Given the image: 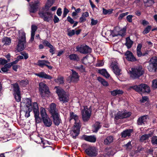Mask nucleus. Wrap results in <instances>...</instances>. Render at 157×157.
<instances>
[{
  "mask_svg": "<svg viewBox=\"0 0 157 157\" xmlns=\"http://www.w3.org/2000/svg\"><path fill=\"white\" fill-rule=\"evenodd\" d=\"M33 104L32 105L31 100L28 98H25L21 102V105L25 106V109L24 110V112L25 117H28L30 116V113L33 109Z\"/></svg>",
  "mask_w": 157,
  "mask_h": 157,
  "instance_id": "f257e3e1",
  "label": "nucleus"
},
{
  "mask_svg": "<svg viewBox=\"0 0 157 157\" xmlns=\"http://www.w3.org/2000/svg\"><path fill=\"white\" fill-rule=\"evenodd\" d=\"M43 8L39 11V14L40 17L43 18L44 21L51 22L52 21V14L51 12Z\"/></svg>",
  "mask_w": 157,
  "mask_h": 157,
  "instance_id": "f03ea898",
  "label": "nucleus"
},
{
  "mask_svg": "<svg viewBox=\"0 0 157 157\" xmlns=\"http://www.w3.org/2000/svg\"><path fill=\"white\" fill-rule=\"evenodd\" d=\"M19 36L18 38L19 42L17 48V50L21 51L24 49V44L25 42V34L23 31L19 32Z\"/></svg>",
  "mask_w": 157,
  "mask_h": 157,
  "instance_id": "7ed1b4c3",
  "label": "nucleus"
},
{
  "mask_svg": "<svg viewBox=\"0 0 157 157\" xmlns=\"http://www.w3.org/2000/svg\"><path fill=\"white\" fill-rule=\"evenodd\" d=\"M56 92L58 94L59 100L63 102H67L69 100L68 94L60 87H56Z\"/></svg>",
  "mask_w": 157,
  "mask_h": 157,
  "instance_id": "20e7f679",
  "label": "nucleus"
},
{
  "mask_svg": "<svg viewBox=\"0 0 157 157\" xmlns=\"http://www.w3.org/2000/svg\"><path fill=\"white\" fill-rule=\"evenodd\" d=\"M131 77L133 78H138L144 73V69L142 67L139 66L132 68L130 70Z\"/></svg>",
  "mask_w": 157,
  "mask_h": 157,
  "instance_id": "39448f33",
  "label": "nucleus"
},
{
  "mask_svg": "<svg viewBox=\"0 0 157 157\" xmlns=\"http://www.w3.org/2000/svg\"><path fill=\"white\" fill-rule=\"evenodd\" d=\"M132 87L138 92L149 93L150 91L149 87L144 84H142L138 86L135 85Z\"/></svg>",
  "mask_w": 157,
  "mask_h": 157,
  "instance_id": "423d86ee",
  "label": "nucleus"
},
{
  "mask_svg": "<svg viewBox=\"0 0 157 157\" xmlns=\"http://www.w3.org/2000/svg\"><path fill=\"white\" fill-rule=\"evenodd\" d=\"M83 107L84 109L82 110L81 113L82 120L85 122L89 120L91 115V111L87 106H84Z\"/></svg>",
  "mask_w": 157,
  "mask_h": 157,
  "instance_id": "0eeeda50",
  "label": "nucleus"
},
{
  "mask_svg": "<svg viewBox=\"0 0 157 157\" xmlns=\"http://www.w3.org/2000/svg\"><path fill=\"white\" fill-rule=\"evenodd\" d=\"M148 68L150 71L155 72L157 69V57H152L149 62Z\"/></svg>",
  "mask_w": 157,
  "mask_h": 157,
  "instance_id": "6e6552de",
  "label": "nucleus"
},
{
  "mask_svg": "<svg viewBox=\"0 0 157 157\" xmlns=\"http://www.w3.org/2000/svg\"><path fill=\"white\" fill-rule=\"evenodd\" d=\"M81 126L80 122L75 123V124L70 132V134L73 138L75 137L78 135Z\"/></svg>",
  "mask_w": 157,
  "mask_h": 157,
  "instance_id": "1a4fd4ad",
  "label": "nucleus"
},
{
  "mask_svg": "<svg viewBox=\"0 0 157 157\" xmlns=\"http://www.w3.org/2000/svg\"><path fill=\"white\" fill-rule=\"evenodd\" d=\"M131 115V113L126 111H119L115 115L114 120L117 124L116 121L119 119H121L129 117Z\"/></svg>",
  "mask_w": 157,
  "mask_h": 157,
  "instance_id": "9d476101",
  "label": "nucleus"
},
{
  "mask_svg": "<svg viewBox=\"0 0 157 157\" xmlns=\"http://www.w3.org/2000/svg\"><path fill=\"white\" fill-rule=\"evenodd\" d=\"M33 110L36 122L37 123H39L40 122L41 119L39 117L38 105L36 102H34L33 104Z\"/></svg>",
  "mask_w": 157,
  "mask_h": 157,
  "instance_id": "9b49d317",
  "label": "nucleus"
},
{
  "mask_svg": "<svg viewBox=\"0 0 157 157\" xmlns=\"http://www.w3.org/2000/svg\"><path fill=\"white\" fill-rule=\"evenodd\" d=\"M76 49V51L82 54H87L91 52V49L86 45H81L78 46Z\"/></svg>",
  "mask_w": 157,
  "mask_h": 157,
  "instance_id": "f8f14e48",
  "label": "nucleus"
},
{
  "mask_svg": "<svg viewBox=\"0 0 157 157\" xmlns=\"http://www.w3.org/2000/svg\"><path fill=\"white\" fill-rule=\"evenodd\" d=\"M39 90L41 96L42 97H44L45 94H48L50 93L49 89L46 85L43 82H40L39 84Z\"/></svg>",
  "mask_w": 157,
  "mask_h": 157,
  "instance_id": "ddd939ff",
  "label": "nucleus"
},
{
  "mask_svg": "<svg viewBox=\"0 0 157 157\" xmlns=\"http://www.w3.org/2000/svg\"><path fill=\"white\" fill-rule=\"evenodd\" d=\"M13 86L14 97L17 101L19 102L21 100V97L19 85L16 83L13 85Z\"/></svg>",
  "mask_w": 157,
  "mask_h": 157,
  "instance_id": "4468645a",
  "label": "nucleus"
},
{
  "mask_svg": "<svg viewBox=\"0 0 157 157\" xmlns=\"http://www.w3.org/2000/svg\"><path fill=\"white\" fill-rule=\"evenodd\" d=\"M110 67L112 69L114 73L116 75H119L121 74V70L116 60L112 61L110 65Z\"/></svg>",
  "mask_w": 157,
  "mask_h": 157,
  "instance_id": "2eb2a0df",
  "label": "nucleus"
},
{
  "mask_svg": "<svg viewBox=\"0 0 157 157\" xmlns=\"http://www.w3.org/2000/svg\"><path fill=\"white\" fill-rule=\"evenodd\" d=\"M39 5V2L38 0L31 2L30 4V7L29 9L30 12L34 13L36 12L38 9Z\"/></svg>",
  "mask_w": 157,
  "mask_h": 157,
  "instance_id": "dca6fc26",
  "label": "nucleus"
},
{
  "mask_svg": "<svg viewBox=\"0 0 157 157\" xmlns=\"http://www.w3.org/2000/svg\"><path fill=\"white\" fill-rule=\"evenodd\" d=\"M85 151L87 154L91 157L95 156L97 155V151L94 147H89Z\"/></svg>",
  "mask_w": 157,
  "mask_h": 157,
  "instance_id": "f3484780",
  "label": "nucleus"
},
{
  "mask_svg": "<svg viewBox=\"0 0 157 157\" xmlns=\"http://www.w3.org/2000/svg\"><path fill=\"white\" fill-rule=\"evenodd\" d=\"M125 58L128 61L134 62L137 60L136 59L132 53L130 51H127L125 54Z\"/></svg>",
  "mask_w": 157,
  "mask_h": 157,
  "instance_id": "a211bd4d",
  "label": "nucleus"
},
{
  "mask_svg": "<svg viewBox=\"0 0 157 157\" xmlns=\"http://www.w3.org/2000/svg\"><path fill=\"white\" fill-rule=\"evenodd\" d=\"M50 64V63L47 60H39L37 65L41 67H43L44 66H46L49 69L51 70L52 67L48 65Z\"/></svg>",
  "mask_w": 157,
  "mask_h": 157,
  "instance_id": "6ab92c4d",
  "label": "nucleus"
},
{
  "mask_svg": "<svg viewBox=\"0 0 157 157\" xmlns=\"http://www.w3.org/2000/svg\"><path fill=\"white\" fill-rule=\"evenodd\" d=\"M72 73L70 75L71 81L72 82H77L79 80V76L77 73L73 70H71Z\"/></svg>",
  "mask_w": 157,
  "mask_h": 157,
  "instance_id": "aec40b11",
  "label": "nucleus"
},
{
  "mask_svg": "<svg viewBox=\"0 0 157 157\" xmlns=\"http://www.w3.org/2000/svg\"><path fill=\"white\" fill-rule=\"evenodd\" d=\"M52 117L53 122L55 125L58 126L62 122V121L59 113L52 115Z\"/></svg>",
  "mask_w": 157,
  "mask_h": 157,
  "instance_id": "412c9836",
  "label": "nucleus"
},
{
  "mask_svg": "<svg viewBox=\"0 0 157 157\" xmlns=\"http://www.w3.org/2000/svg\"><path fill=\"white\" fill-rule=\"evenodd\" d=\"M82 138L86 141L92 143L95 142L96 140V138L94 136H86L83 135Z\"/></svg>",
  "mask_w": 157,
  "mask_h": 157,
  "instance_id": "4be33fe9",
  "label": "nucleus"
},
{
  "mask_svg": "<svg viewBox=\"0 0 157 157\" xmlns=\"http://www.w3.org/2000/svg\"><path fill=\"white\" fill-rule=\"evenodd\" d=\"M69 115L70 116L69 118V120L70 122H71V120L73 119L75 121V122H80L78 119V116L74 113L71 112L70 113Z\"/></svg>",
  "mask_w": 157,
  "mask_h": 157,
  "instance_id": "5701e85b",
  "label": "nucleus"
},
{
  "mask_svg": "<svg viewBox=\"0 0 157 157\" xmlns=\"http://www.w3.org/2000/svg\"><path fill=\"white\" fill-rule=\"evenodd\" d=\"M35 75L40 78H43L46 79H51L52 78L51 76L46 74L44 72H41L38 73H36Z\"/></svg>",
  "mask_w": 157,
  "mask_h": 157,
  "instance_id": "b1692460",
  "label": "nucleus"
},
{
  "mask_svg": "<svg viewBox=\"0 0 157 157\" xmlns=\"http://www.w3.org/2000/svg\"><path fill=\"white\" fill-rule=\"evenodd\" d=\"M42 119L43 122L45 126L47 127H50L51 126L52 122L48 117L44 118Z\"/></svg>",
  "mask_w": 157,
  "mask_h": 157,
  "instance_id": "393cba45",
  "label": "nucleus"
},
{
  "mask_svg": "<svg viewBox=\"0 0 157 157\" xmlns=\"http://www.w3.org/2000/svg\"><path fill=\"white\" fill-rule=\"evenodd\" d=\"M49 111L52 115L58 114L57 110L56 109V105L54 103H52L50 105Z\"/></svg>",
  "mask_w": 157,
  "mask_h": 157,
  "instance_id": "a878e982",
  "label": "nucleus"
},
{
  "mask_svg": "<svg viewBox=\"0 0 157 157\" xmlns=\"http://www.w3.org/2000/svg\"><path fill=\"white\" fill-rule=\"evenodd\" d=\"M31 37L30 41H33L34 40V36L35 35V32L37 29V26L35 25L31 26Z\"/></svg>",
  "mask_w": 157,
  "mask_h": 157,
  "instance_id": "bb28decb",
  "label": "nucleus"
},
{
  "mask_svg": "<svg viewBox=\"0 0 157 157\" xmlns=\"http://www.w3.org/2000/svg\"><path fill=\"white\" fill-rule=\"evenodd\" d=\"M132 132V129H127L123 131L121 133L122 137L125 138L127 136L129 137L130 136L131 133Z\"/></svg>",
  "mask_w": 157,
  "mask_h": 157,
  "instance_id": "cd10ccee",
  "label": "nucleus"
},
{
  "mask_svg": "<svg viewBox=\"0 0 157 157\" xmlns=\"http://www.w3.org/2000/svg\"><path fill=\"white\" fill-rule=\"evenodd\" d=\"M147 117V116L144 115L139 118L138 120V124L139 125L144 124L146 121Z\"/></svg>",
  "mask_w": 157,
  "mask_h": 157,
  "instance_id": "c85d7f7f",
  "label": "nucleus"
},
{
  "mask_svg": "<svg viewBox=\"0 0 157 157\" xmlns=\"http://www.w3.org/2000/svg\"><path fill=\"white\" fill-rule=\"evenodd\" d=\"M89 16V14L87 12L83 13L82 16L80 17L79 19V22L81 23L84 22L86 20V17Z\"/></svg>",
  "mask_w": 157,
  "mask_h": 157,
  "instance_id": "c756f323",
  "label": "nucleus"
},
{
  "mask_svg": "<svg viewBox=\"0 0 157 157\" xmlns=\"http://www.w3.org/2000/svg\"><path fill=\"white\" fill-rule=\"evenodd\" d=\"M126 42L125 45L128 48H130L133 44V42L130 39L129 37L126 38Z\"/></svg>",
  "mask_w": 157,
  "mask_h": 157,
  "instance_id": "7c9ffc66",
  "label": "nucleus"
},
{
  "mask_svg": "<svg viewBox=\"0 0 157 157\" xmlns=\"http://www.w3.org/2000/svg\"><path fill=\"white\" fill-rule=\"evenodd\" d=\"M99 73L106 78H108L110 76V75L105 69L99 70Z\"/></svg>",
  "mask_w": 157,
  "mask_h": 157,
  "instance_id": "2f4dec72",
  "label": "nucleus"
},
{
  "mask_svg": "<svg viewBox=\"0 0 157 157\" xmlns=\"http://www.w3.org/2000/svg\"><path fill=\"white\" fill-rule=\"evenodd\" d=\"M54 2V0H48L46 4L45 8H43L48 10L52 5Z\"/></svg>",
  "mask_w": 157,
  "mask_h": 157,
  "instance_id": "473e14b6",
  "label": "nucleus"
},
{
  "mask_svg": "<svg viewBox=\"0 0 157 157\" xmlns=\"http://www.w3.org/2000/svg\"><path fill=\"white\" fill-rule=\"evenodd\" d=\"M113 137L112 136L107 137L104 140V143L105 144H108L113 142Z\"/></svg>",
  "mask_w": 157,
  "mask_h": 157,
  "instance_id": "72a5a7b5",
  "label": "nucleus"
},
{
  "mask_svg": "<svg viewBox=\"0 0 157 157\" xmlns=\"http://www.w3.org/2000/svg\"><path fill=\"white\" fill-rule=\"evenodd\" d=\"M2 43L4 45H9L11 43V40L10 38L5 37L2 40Z\"/></svg>",
  "mask_w": 157,
  "mask_h": 157,
  "instance_id": "f704fd0d",
  "label": "nucleus"
},
{
  "mask_svg": "<svg viewBox=\"0 0 157 157\" xmlns=\"http://www.w3.org/2000/svg\"><path fill=\"white\" fill-rule=\"evenodd\" d=\"M101 127L100 123L99 122H96L94 125L93 131V132H97Z\"/></svg>",
  "mask_w": 157,
  "mask_h": 157,
  "instance_id": "c9c22d12",
  "label": "nucleus"
},
{
  "mask_svg": "<svg viewBox=\"0 0 157 157\" xmlns=\"http://www.w3.org/2000/svg\"><path fill=\"white\" fill-rule=\"evenodd\" d=\"M111 94L113 96H116L117 95H120L123 94V92L121 90H114L110 92Z\"/></svg>",
  "mask_w": 157,
  "mask_h": 157,
  "instance_id": "e433bc0d",
  "label": "nucleus"
},
{
  "mask_svg": "<svg viewBox=\"0 0 157 157\" xmlns=\"http://www.w3.org/2000/svg\"><path fill=\"white\" fill-rule=\"evenodd\" d=\"M142 47V44H139L138 45L136 48L137 55V56L140 57L142 56V53L141 51V49Z\"/></svg>",
  "mask_w": 157,
  "mask_h": 157,
  "instance_id": "4c0bfd02",
  "label": "nucleus"
},
{
  "mask_svg": "<svg viewBox=\"0 0 157 157\" xmlns=\"http://www.w3.org/2000/svg\"><path fill=\"white\" fill-rule=\"evenodd\" d=\"M145 6L148 7L151 6L154 3L153 0H143Z\"/></svg>",
  "mask_w": 157,
  "mask_h": 157,
  "instance_id": "58836bf2",
  "label": "nucleus"
},
{
  "mask_svg": "<svg viewBox=\"0 0 157 157\" xmlns=\"http://www.w3.org/2000/svg\"><path fill=\"white\" fill-rule=\"evenodd\" d=\"M126 31V28H123L119 31L118 34L113 35V36H115L118 35H120L122 36H124L125 35Z\"/></svg>",
  "mask_w": 157,
  "mask_h": 157,
  "instance_id": "ea45409f",
  "label": "nucleus"
},
{
  "mask_svg": "<svg viewBox=\"0 0 157 157\" xmlns=\"http://www.w3.org/2000/svg\"><path fill=\"white\" fill-rule=\"evenodd\" d=\"M54 81L59 84H62L64 83L63 78L62 76H58L57 79H55Z\"/></svg>",
  "mask_w": 157,
  "mask_h": 157,
  "instance_id": "a19ab883",
  "label": "nucleus"
},
{
  "mask_svg": "<svg viewBox=\"0 0 157 157\" xmlns=\"http://www.w3.org/2000/svg\"><path fill=\"white\" fill-rule=\"evenodd\" d=\"M40 115L42 119L48 117L47 115L45 109L43 108H41L40 109Z\"/></svg>",
  "mask_w": 157,
  "mask_h": 157,
  "instance_id": "79ce46f5",
  "label": "nucleus"
},
{
  "mask_svg": "<svg viewBox=\"0 0 157 157\" xmlns=\"http://www.w3.org/2000/svg\"><path fill=\"white\" fill-rule=\"evenodd\" d=\"M69 57L70 59L74 61H78L79 58L78 55L75 54H72L69 56Z\"/></svg>",
  "mask_w": 157,
  "mask_h": 157,
  "instance_id": "37998d69",
  "label": "nucleus"
},
{
  "mask_svg": "<svg viewBox=\"0 0 157 157\" xmlns=\"http://www.w3.org/2000/svg\"><path fill=\"white\" fill-rule=\"evenodd\" d=\"M98 80L104 86H107L108 85V83L105 80L101 78L98 77Z\"/></svg>",
  "mask_w": 157,
  "mask_h": 157,
  "instance_id": "c03bdc74",
  "label": "nucleus"
},
{
  "mask_svg": "<svg viewBox=\"0 0 157 157\" xmlns=\"http://www.w3.org/2000/svg\"><path fill=\"white\" fill-rule=\"evenodd\" d=\"M18 82L20 85L22 86H25L28 84V80L27 79L22 80Z\"/></svg>",
  "mask_w": 157,
  "mask_h": 157,
  "instance_id": "a18cd8bd",
  "label": "nucleus"
},
{
  "mask_svg": "<svg viewBox=\"0 0 157 157\" xmlns=\"http://www.w3.org/2000/svg\"><path fill=\"white\" fill-rule=\"evenodd\" d=\"M151 135L150 134H145L141 137L140 140L141 141H143L144 140H146L151 136Z\"/></svg>",
  "mask_w": 157,
  "mask_h": 157,
  "instance_id": "49530a36",
  "label": "nucleus"
},
{
  "mask_svg": "<svg viewBox=\"0 0 157 157\" xmlns=\"http://www.w3.org/2000/svg\"><path fill=\"white\" fill-rule=\"evenodd\" d=\"M103 13L104 14H110L112 13L113 11V9H110L109 10H106L104 8H103Z\"/></svg>",
  "mask_w": 157,
  "mask_h": 157,
  "instance_id": "de8ad7c7",
  "label": "nucleus"
},
{
  "mask_svg": "<svg viewBox=\"0 0 157 157\" xmlns=\"http://www.w3.org/2000/svg\"><path fill=\"white\" fill-rule=\"evenodd\" d=\"M151 142L153 145H157V136H153L151 139Z\"/></svg>",
  "mask_w": 157,
  "mask_h": 157,
  "instance_id": "09e8293b",
  "label": "nucleus"
},
{
  "mask_svg": "<svg viewBox=\"0 0 157 157\" xmlns=\"http://www.w3.org/2000/svg\"><path fill=\"white\" fill-rule=\"evenodd\" d=\"M151 28V26L150 25L148 26L147 27L145 28L143 33L144 34H147L149 32Z\"/></svg>",
  "mask_w": 157,
  "mask_h": 157,
  "instance_id": "8fccbe9b",
  "label": "nucleus"
},
{
  "mask_svg": "<svg viewBox=\"0 0 157 157\" xmlns=\"http://www.w3.org/2000/svg\"><path fill=\"white\" fill-rule=\"evenodd\" d=\"M8 63V61L5 59L0 58V65H4Z\"/></svg>",
  "mask_w": 157,
  "mask_h": 157,
  "instance_id": "3c124183",
  "label": "nucleus"
},
{
  "mask_svg": "<svg viewBox=\"0 0 157 157\" xmlns=\"http://www.w3.org/2000/svg\"><path fill=\"white\" fill-rule=\"evenodd\" d=\"M128 14V12H127L125 13H123L121 14L119 17H118V19L119 20H121L122 19V18L125 16L127 15Z\"/></svg>",
  "mask_w": 157,
  "mask_h": 157,
  "instance_id": "603ef678",
  "label": "nucleus"
},
{
  "mask_svg": "<svg viewBox=\"0 0 157 157\" xmlns=\"http://www.w3.org/2000/svg\"><path fill=\"white\" fill-rule=\"evenodd\" d=\"M37 140H34V141L38 144H40L42 143L43 140L42 138L39 136H36Z\"/></svg>",
  "mask_w": 157,
  "mask_h": 157,
  "instance_id": "864d4df0",
  "label": "nucleus"
},
{
  "mask_svg": "<svg viewBox=\"0 0 157 157\" xmlns=\"http://www.w3.org/2000/svg\"><path fill=\"white\" fill-rule=\"evenodd\" d=\"M69 12V11L66 8H64L63 14V17L64 18L65 17Z\"/></svg>",
  "mask_w": 157,
  "mask_h": 157,
  "instance_id": "5fc2aeb1",
  "label": "nucleus"
},
{
  "mask_svg": "<svg viewBox=\"0 0 157 157\" xmlns=\"http://www.w3.org/2000/svg\"><path fill=\"white\" fill-rule=\"evenodd\" d=\"M133 16L132 15H128L126 17V20L129 23L132 22V18Z\"/></svg>",
  "mask_w": 157,
  "mask_h": 157,
  "instance_id": "6e6d98bb",
  "label": "nucleus"
},
{
  "mask_svg": "<svg viewBox=\"0 0 157 157\" xmlns=\"http://www.w3.org/2000/svg\"><path fill=\"white\" fill-rule=\"evenodd\" d=\"M152 86L154 88H157V79L153 80L152 82Z\"/></svg>",
  "mask_w": 157,
  "mask_h": 157,
  "instance_id": "4d7b16f0",
  "label": "nucleus"
},
{
  "mask_svg": "<svg viewBox=\"0 0 157 157\" xmlns=\"http://www.w3.org/2000/svg\"><path fill=\"white\" fill-rule=\"evenodd\" d=\"M67 20L71 24H73L74 23V21L70 16H68L67 18Z\"/></svg>",
  "mask_w": 157,
  "mask_h": 157,
  "instance_id": "13d9d810",
  "label": "nucleus"
},
{
  "mask_svg": "<svg viewBox=\"0 0 157 157\" xmlns=\"http://www.w3.org/2000/svg\"><path fill=\"white\" fill-rule=\"evenodd\" d=\"M124 146L126 149L129 150L131 148V142H128L127 144H126Z\"/></svg>",
  "mask_w": 157,
  "mask_h": 157,
  "instance_id": "bf43d9fd",
  "label": "nucleus"
},
{
  "mask_svg": "<svg viewBox=\"0 0 157 157\" xmlns=\"http://www.w3.org/2000/svg\"><path fill=\"white\" fill-rule=\"evenodd\" d=\"M98 21L97 20H94V19H91V25H95L98 23Z\"/></svg>",
  "mask_w": 157,
  "mask_h": 157,
  "instance_id": "052dcab7",
  "label": "nucleus"
},
{
  "mask_svg": "<svg viewBox=\"0 0 157 157\" xmlns=\"http://www.w3.org/2000/svg\"><path fill=\"white\" fill-rule=\"evenodd\" d=\"M21 54L22 55V56H24V59H27L29 57L27 53L25 52H22L21 53Z\"/></svg>",
  "mask_w": 157,
  "mask_h": 157,
  "instance_id": "680f3d73",
  "label": "nucleus"
},
{
  "mask_svg": "<svg viewBox=\"0 0 157 157\" xmlns=\"http://www.w3.org/2000/svg\"><path fill=\"white\" fill-rule=\"evenodd\" d=\"M62 13V9L61 8H59L56 12V13L58 16H61Z\"/></svg>",
  "mask_w": 157,
  "mask_h": 157,
  "instance_id": "e2e57ef3",
  "label": "nucleus"
},
{
  "mask_svg": "<svg viewBox=\"0 0 157 157\" xmlns=\"http://www.w3.org/2000/svg\"><path fill=\"white\" fill-rule=\"evenodd\" d=\"M148 98L147 96L142 97V100L140 101L142 102H144L148 100Z\"/></svg>",
  "mask_w": 157,
  "mask_h": 157,
  "instance_id": "0e129e2a",
  "label": "nucleus"
},
{
  "mask_svg": "<svg viewBox=\"0 0 157 157\" xmlns=\"http://www.w3.org/2000/svg\"><path fill=\"white\" fill-rule=\"evenodd\" d=\"M53 21L55 23H58L59 21V18L56 15H55L54 16Z\"/></svg>",
  "mask_w": 157,
  "mask_h": 157,
  "instance_id": "69168bd1",
  "label": "nucleus"
},
{
  "mask_svg": "<svg viewBox=\"0 0 157 157\" xmlns=\"http://www.w3.org/2000/svg\"><path fill=\"white\" fill-rule=\"evenodd\" d=\"M75 31L74 30H72L68 32V35L69 36H71L75 34Z\"/></svg>",
  "mask_w": 157,
  "mask_h": 157,
  "instance_id": "338daca9",
  "label": "nucleus"
},
{
  "mask_svg": "<svg viewBox=\"0 0 157 157\" xmlns=\"http://www.w3.org/2000/svg\"><path fill=\"white\" fill-rule=\"evenodd\" d=\"M78 68L81 72H84L85 71V69L84 67L83 66L81 65L78 67Z\"/></svg>",
  "mask_w": 157,
  "mask_h": 157,
  "instance_id": "774afa93",
  "label": "nucleus"
}]
</instances>
